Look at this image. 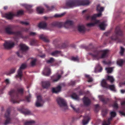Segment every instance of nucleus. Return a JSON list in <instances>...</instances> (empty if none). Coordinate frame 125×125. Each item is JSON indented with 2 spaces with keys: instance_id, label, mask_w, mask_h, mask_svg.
I'll list each match as a JSON object with an SVG mask.
<instances>
[{
  "instance_id": "63",
  "label": "nucleus",
  "mask_w": 125,
  "mask_h": 125,
  "mask_svg": "<svg viewBox=\"0 0 125 125\" xmlns=\"http://www.w3.org/2000/svg\"><path fill=\"white\" fill-rule=\"evenodd\" d=\"M36 34V33L34 32H31L30 33V35H31L34 36Z\"/></svg>"
},
{
  "instance_id": "18",
  "label": "nucleus",
  "mask_w": 125,
  "mask_h": 125,
  "mask_svg": "<svg viewBox=\"0 0 125 125\" xmlns=\"http://www.w3.org/2000/svg\"><path fill=\"white\" fill-rule=\"evenodd\" d=\"M40 39L42 40L43 41L47 42H48L49 41L48 39V37L46 36H45L43 35L42 34L39 36Z\"/></svg>"
},
{
  "instance_id": "64",
  "label": "nucleus",
  "mask_w": 125,
  "mask_h": 125,
  "mask_svg": "<svg viewBox=\"0 0 125 125\" xmlns=\"http://www.w3.org/2000/svg\"><path fill=\"white\" fill-rule=\"evenodd\" d=\"M119 112L122 115L125 116V113L121 111H119Z\"/></svg>"
},
{
  "instance_id": "9",
  "label": "nucleus",
  "mask_w": 125,
  "mask_h": 125,
  "mask_svg": "<svg viewBox=\"0 0 125 125\" xmlns=\"http://www.w3.org/2000/svg\"><path fill=\"white\" fill-rule=\"evenodd\" d=\"M20 50L17 51L16 53L19 57L21 58L24 53L25 52L29 49V47H20Z\"/></svg>"
},
{
  "instance_id": "27",
  "label": "nucleus",
  "mask_w": 125,
  "mask_h": 125,
  "mask_svg": "<svg viewBox=\"0 0 125 125\" xmlns=\"http://www.w3.org/2000/svg\"><path fill=\"white\" fill-rule=\"evenodd\" d=\"M107 87L108 88H107L111 90L114 92H116V90L114 85H108Z\"/></svg>"
},
{
  "instance_id": "42",
  "label": "nucleus",
  "mask_w": 125,
  "mask_h": 125,
  "mask_svg": "<svg viewBox=\"0 0 125 125\" xmlns=\"http://www.w3.org/2000/svg\"><path fill=\"white\" fill-rule=\"evenodd\" d=\"M105 70L108 73H111L112 72L113 69L112 68H105Z\"/></svg>"
},
{
  "instance_id": "29",
  "label": "nucleus",
  "mask_w": 125,
  "mask_h": 125,
  "mask_svg": "<svg viewBox=\"0 0 125 125\" xmlns=\"http://www.w3.org/2000/svg\"><path fill=\"white\" fill-rule=\"evenodd\" d=\"M99 20H96L94 22L88 23L86 25L87 26L89 27L93 26H94L95 24L99 23Z\"/></svg>"
},
{
  "instance_id": "39",
  "label": "nucleus",
  "mask_w": 125,
  "mask_h": 125,
  "mask_svg": "<svg viewBox=\"0 0 125 125\" xmlns=\"http://www.w3.org/2000/svg\"><path fill=\"white\" fill-rule=\"evenodd\" d=\"M38 41L37 40L35 39L32 40L30 42V44L31 45H37Z\"/></svg>"
},
{
  "instance_id": "59",
  "label": "nucleus",
  "mask_w": 125,
  "mask_h": 125,
  "mask_svg": "<svg viewBox=\"0 0 125 125\" xmlns=\"http://www.w3.org/2000/svg\"><path fill=\"white\" fill-rule=\"evenodd\" d=\"M5 82L7 85L10 83V81L9 79H6L5 80Z\"/></svg>"
},
{
  "instance_id": "33",
  "label": "nucleus",
  "mask_w": 125,
  "mask_h": 125,
  "mask_svg": "<svg viewBox=\"0 0 125 125\" xmlns=\"http://www.w3.org/2000/svg\"><path fill=\"white\" fill-rule=\"evenodd\" d=\"M16 67H14L12 68L10 71L8 73H6L7 75H9L10 74L14 73L16 70Z\"/></svg>"
},
{
  "instance_id": "24",
  "label": "nucleus",
  "mask_w": 125,
  "mask_h": 125,
  "mask_svg": "<svg viewBox=\"0 0 125 125\" xmlns=\"http://www.w3.org/2000/svg\"><path fill=\"white\" fill-rule=\"evenodd\" d=\"M14 15L11 13H6L5 15V17L9 19H11L12 18Z\"/></svg>"
},
{
  "instance_id": "8",
  "label": "nucleus",
  "mask_w": 125,
  "mask_h": 125,
  "mask_svg": "<svg viewBox=\"0 0 125 125\" xmlns=\"http://www.w3.org/2000/svg\"><path fill=\"white\" fill-rule=\"evenodd\" d=\"M26 65L25 64H22L21 65L18 71L17 74L15 76L16 78H19L20 80H21L22 76V71L26 68Z\"/></svg>"
},
{
  "instance_id": "53",
  "label": "nucleus",
  "mask_w": 125,
  "mask_h": 125,
  "mask_svg": "<svg viewBox=\"0 0 125 125\" xmlns=\"http://www.w3.org/2000/svg\"><path fill=\"white\" fill-rule=\"evenodd\" d=\"M125 50L124 48H123V47H121V50L120 52V54L121 55H123Z\"/></svg>"
},
{
  "instance_id": "7",
  "label": "nucleus",
  "mask_w": 125,
  "mask_h": 125,
  "mask_svg": "<svg viewBox=\"0 0 125 125\" xmlns=\"http://www.w3.org/2000/svg\"><path fill=\"white\" fill-rule=\"evenodd\" d=\"M96 10L99 12V13L94 14L92 16L88 15L86 17V19L87 20L91 19L92 20H94L96 17H100L102 15L101 12L104 10V8L101 7L100 5H98L97 6Z\"/></svg>"
},
{
  "instance_id": "15",
  "label": "nucleus",
  "mask_w": 125,
  "mask_h": 125,
  "mask_svg": "<svg viewBox=\"0 0 125 125\" xmlns=\"http://www.w3.org/2000/svg\"><path fill=\"white\" fill-rule=\"evenodd\" d=\"M13 27L11 25H9L5 29L6 32L8 34H12L13 33Z\"/></svg>"
},
{
  "instance_id": "2",
  "label": "nucleus",
  "mask_w": 125,
  "mask_h": 125,
  "mask_svg": "<svg viewBox=\"0 0 125 125\" xmlns=\"http://www.w3.org/2000/svg\"><path fill=\"white\" fill-rule=\"evenodd\" d=\"M123 35V32L120 29V26H117L115 28L114 33L110 38L111 40L109 41V43H112V41H116L119 42L123 43L125 46V40L123 38L119 39L118 37V36H122Z\"/></svg>"
},
{
  "instance_id": "23",
  "label": "nucleus",
  "mask_w": 125,
  "mask_h": 125,
  "mask_svg": "<svg viewBox=\"0 0 125 125\" xmlns=\"http://www.w3.org/2000/svg\"><path fill=\"white\" fill-rule=\"evenodd\" d=\"M61 52L60 51H56L52 52L51 53V54L52 56L57 57L59 56V55L61 54Z\"/></svg>"
},
{
  "instance_id": "25",
  "label": "nucleus",
  "mask_w": 125,
  "mask_h": 125,
  "mask_svg": "<svg viewBox=\"0 0 125 125\" xmlns=\"http://www.w3.org/2000/svg\"><path fill=\"white\" fill-rule=\"evenodd\" d=\"M84 119L83 120L82 123L83 125H85L88 124L90 118L87 116L84 117Z\"/></svg>"
},
{
  "instance_id": "56",
  "label": "nucleus",
  "mask_w": 125,
  "mask_h": 125,
  "mask_svg": "<svg viewBox=\"0 0 125 125\" xmlns=\"http://www.w3.org/2000/svg\"><path fill=\"white\" fill-rule=\"evenodd\" d=\"M20 23L22 25H28L29 24V23L24 21H21Z\"/></svg>"
},
{
  "instance_id": "49",
  "label": "nucleus",
  "mask_w": 125,
  "mask_h": 125,
  "mask_svg": "<svg viewBox=\"0 0 125 125\" xmlns=\"http://www.w3.org/2000/svg\"><path fill=\"white\" fill-rule=\"evenodd\" d=\"M107 110L106 109L104 110H103L102 112V116L103 117L105 115L107 114Z\"/></svg>"
},
{
  "instance_id": "48",
  "label": "nucleus",
  "mask_w": 125,
  "mask_h": 125,
  "mask_svg": "<svg viewBox=\"0 0 125 125\" xmlns=\"http://www.w3.org/2000/svg\"><path fill=\"white\" fill-rule=\"evenodd\" d=\"M36 59H34L32 60L31 62V66H33L34 65L36 64Z\"/></svg>"
},
{
  "instance_id": "55",
  "label": "nucleus",
  "mask_w": 125,
  "mask_h": 125,
  "mask_svg": "<svg viewBox=\"0 0 125 125\" xmlns=\"http://www.w3.org/2000/svg\"><path fill=\"white\" fill-rule=\"evenodd\" d=\"M31 97V96L30 94H29L28 96H27L26 97L27 101L28 102H30V99Z\"/></svg>"
},
{
  "instance_id": "11",
  "label": "nucleus",
  "mask_w": 125,
  "mask_h": 125,
  "mask_svg": "<svg viewBox=\"0 0 125 125\" xmlns=\"http://www.w3.org/2000/svg\"><path fill=\"white\" fill-rule=\"evenodd\" d=\"M37 101L35 103V105L37 107H41L43 106L44 103L41 96L38 95L37 96Z\"/></svg>"
},
{
  "instance_id": "57",
  "label": "nucleus",
  "mask_w": 125,
  "mask_h": 125,
  "mask_svg": "<svg viewBox=\"0 0 125 125\" xmlns=\"http://www.w3.org/2000/svg\"><path fill=\"white\" fill-rule=\"evenodd\" d=\"M23 113L25 115H30L31 114V112L29 111H27L26 112H23Z\"/></svg>"
},
{
  "instance_id": "37",
  "label": "nucleus",
  "mask_w": 125,
  "mask_h": 125,
  "mask_svg": "<svg viewBox=\"0 0 125 125\" xmlns=\"http://www.w3.org/2000/svg\"><path fill=\"white\" fill-rule=\"evenodd\" d=\"M123 62V60L121 59H118L117 61V64L120 66H121L122 65Z\"/></svg>"
},
{
  "instance_id": "44",
  "label": "nucleus",
  "mask_w": 125,
  "mask_h": 125,
  "mask_svg": "<svg viewBox=\"0 0 125 125\" xmlns=\"http://www.w3.org/2000/svg\"><path fill=\"white\" fill-rule=\"evenodd\" d=\"M70 106L74 111L77 112L78 110L75 108L74 105L71 103H70Z\"/></svg>"
},
{
  "instance_id": "26",
  "label": "nucleus",
  "mask_w": 125,
  "mask_h": 125,
  "mask_svg": "<svg viewBox=\"0 0 125 125\" xmlns=\"http://www.w3.org/2000/svg\"><path fill=\"white\" fill-rule=\"evenodd\" d=\"M44 9L41 7H37L36 9V11L37 13L39 14L42 13L44 11Z\"/></svg>"
},
{
  "instance_id": "36",
  "label": "nucleus",
  "mask_w": 125,
  "mask_h": 125,
  "mask_svg": "<svg viewBox=\"0 0 125 125\" xmlns=\"http://www.w3.org/2000/svg\"><path fill=\"white\" fill-rule=\"evenodd\" d=\"M85 76L88 79V82H91L93 81V79L92 77L90 76V75L87 74H84Z\"/></svg>"
},
{
  "instance_id": "40",
  "label": "nucleus",
  "mask_w": 125,
  "mask_h": 125,
  "mask_svg": "<svg viewBox=\"0 0 125 125\" xmlns=\"http://www.w3.org/2000/svg\"><path fill=\"white\" fill-rule=\"evenodd\" d=\"M107 79L109 80L111 83H113L115 80L114 79L112 76H108Z\"/></svg>"
},
{
  "instance_id": "54",
  "label": "nucleus",
  "mask_w": 125,
  "mask_h": 125,
  "mask_svg": "<svg viewBox=\"0 0 125 125\" xmlns=\"http://www.w3.org/2000/svg\"><path fill=\"white\" fill-rule=\"evenodd\" d=\"M76 83L75 81H73L71 80V82L69 83V85H74Z\"/></svg>"
},
{
  "instance_id": "6",
  "label": "nucleus",
  "mask_w": 125,
  "mask_h": 125,
  "mask_svg": "<svg viewBox=\"0 0 125 125\" xmlns=\"http://www.w3.org/2000/svg\"><path fill=\"white\" fill-rule=\"evenodd\" d=\"M73 24V22L72 21L68 20L64 23L57 21L53 22L51 24V25L52 27H57L59 28H61L62 26H65L66 25H72Z\"/></svg>"
},
{
  "instance_id": "31",
  "label": "nucleus",
  "mask_w": 125,
  "mask_h": 125,
  "mask_svg": "<svg viewBox=\"0 0 125 125\" xmlns=\"http://www.w3.org/2000/svg\"><path fill=\"white\" fill-rule=\"evenodd\" d=\"M113 117L111 116L108 119V122H107L105 121H104L103 123V125H109L110 123V122L112 119Z\"/></svg>"
},
{
  "instance_id": "45",
  "label": "nucleus",
  "mask_w": 125,
  "mask_h": 125,
  "mask_svg": "<svg viewBox=\"0 0 125 125\" xmlns=\"http://www.w3.org/2000/svg\"><path fill=\"white\" fill-rule=\"evenodd\" d=\"M45 7L47 8V10L50 11H52L54 8V6H52L51 7H50L47 5H45Z\"/></svg>"
},
{
  "instance_id": "17",
  "label": "nucleus",
  "mask_w": 125,
  "mask_h": 125,
  "mask_svg": "<svg viewBox=\"0 0 125 125\" xmlns=\"http://www.w3.org/2000/svg\"><path fill=\"white\" fill-rule=\"evenodd\" d=\"M84 104L85 105L88 106L91 104V101L87 97H84L83 99Z\"/></svg>"
},
{
  "instance_id": "32",
  "label": "nucleus",
  "mask_w": 125,
  "mask_h": 125,
  "mask_svg": "<svg viewBox=\"0 0 125 125\" xmlns=\"http://www.w3.org/2000/svg\"><path fill=\"white\" fill-rule=\"evenodd\" d=\"M31 6L29 5H27L25 6V8L30 13H31L33 11V10L31 9Z\"/></svg>"
},
{
  "instance_id": "16",
  "label": "nucleus",
  "mask_w": 125,
  "mask_h": 125,
  "mask_svg": "<svg viewBox=\"0 0 125 125\" xmlns=\"http://www.w3.org/2000/svg\"><path fill=\"white\" fill-rule=\"evenodd\" d=\"M98 97L99 100L101 101L104 104L106 103L109 100V99L108 98L105 99L104 98L103 95H99Z\"/></svg>"
},
{
  "instance_id": "51",
  "label": "nucleus",
  "mask_w": 125,
  "mask_h": 125,
  "mask_svg": "<svg viewBox=\"0 0 125 125\" xmlns=\"http://www.w3.org/2000/svg\"><path fill=\"white\" fill-rule=\"evenodd\" d=\"M24 11L22 10H20L17 12V16L19 15H22L23 14Z\"/></svg>"
},
{
  "instance_id": "10",
  "label": "nucleus",
  "mask_w": 125,
  "mask_h": 125,
  "mask_svg": "<svg viewBox=\"0 0 125 125\" xmlns=\"http://www.w3.org/2000/svg\"><path fill=\"white\" fill-rule=\"evenodd\" d=\"M10 109H8L5 114V116L6 119L5 123L4 124V125H7L10 123Z\"/></svg>"
},
{
  "instance_id": "58",
  "label": "nucleus",
  "mask_w": 125,
  "mask_h": 125,
  "mask_svg": "<svg viewBox=\"0 0 125 125\" xmlns=\"http://www.w3.org/2000/svg\"><path fill=\"white\" fill-rule=\"evenodd\" d=\"M102 62L105 64H107L108 65L110 64L111 63V62L110 61L109 62H107L105 61H104Z\"/></svg>"
},
{
  "instance_id": "13",
  "label": "nucleus",
  "mask_w": 125,
  "mask_h": 125,
  "mask_svg": "<svg viewBox=\"0 0 125 125\" xmlns=\"http://www.w3.org/2000/svg\"><path fill=\"white\" fill-rule=\"evenodd\" d=\"M41 84L44 88L48 89L50 87V83L49 81H43L41 82Z\"/></svg>"
},
{
  "instance_id": "22",
  "label": "nucleus",
  "mask_w": 125,
  "mask_h": 125,
  "mask_svg": "<svg viewBox=\"0 0 125 125\" xmlns=\"http://www.w3.org/2000/svg\"><path fill=\"white\" fill-rule=\"evenodd\" d=\"M12 34L15 35L17 36L20 37L22 38H24V37L22 35L21 32L20 31L13 32V33Z\"/></svg>"
},
{
  "instance_id": "43",
  "label": "nucleus",
  "mask_w": 125,
  "mask_h": 125,
  "mask_svg": "<svg viewBox=\"0 0 125 125\" xmlns=\"http://www.w3.org/2000/svg\"><path fill=\"white\" fill-rule=\"evenodd\" d=\"M115 98L116 101H115L113 106L114 108H118V105L117 103V100L115 97Z\"/></svg>"
},
{
  "instance_id": "52",
  "label": "nucleus",
  "mask_w": 125,
  "mask_h": 125,
  "mask_svg": "<svg viewBox=\"0 0 125 125\" xmlns=\"http://www.w3.org/2000/svg\"><path fill=\"white\" fill-rule=\"evenodd\" d=\"M110 114L111 115V116L113 118L115 117L116 115V113L115 112L113 111L112 112L110 113Z\"/></svg>"
},
{
  "instance_id": "30",
  "label": "nucleus",
  "mask_w": 125,
  "mask_h": 125,
  "mask_svg": "<svg viewBox=\"0 0 125 125\" xmlns=\"http://www.w3.org/2000/svg\"><path fill=\"white\" fill-rule=\"evenodd\" d=\"M106 25L105 21H103L99 25V27L101 30H104Z\"/></svg>"
},
{
  "instance_id": "5",
  "label": "nucleus",
  "mask_w": 125,
  "mask_h": 125,
  "mask_svg": "<svg viewBox=\"0 0 125 125\" xmlns=\"http://www.w3.org/2000/svg\"><path fill=\"white\" fill-rule=\"evenodd\" d=\"M56 101L59 106L63 111H65L68 108L66 101L63 98L59 97L57 98Z\"/></svg>"
},
{
  "instance_id": "47",
  "label": "nucleus",
  "mask_w": 125,
  "mask_h": 125,
  "mask_svg": "<svg viewBox=\"0 0 125 125\" xmlns=\"http://www.w3.org/2000/svg\"><path fill=\"white\" fill-rule=\"evenodd\" d=\"M65 14V13H64L60 14H56L54 16V17H61L63 16Z\"/></svg>"
},
{
  "instance_id": "61",
  "label": "nucleus",
  "mask_w": 125,
  "mask_h": 125,
  "mask_svg": "<svg viewBox=\"0 0 125 125\" xmlns=\"http://www.w3.org/2000/svg\"><path fill=\"white\" fill-rule=\"evenodd\" d=\"M63 73V71L62 70H61L59 71H58L57 72L58 74H60L61 75Z\"/></svg>"
},
{
  "instance_id": "28",
  "label": "nucleus",
  "mask_w": 125,
  "mask_h": 125,
  "mask_svg": "<svg viewBox=\"0 0 125 125\" xmlns=\"http://www.w3.org/2000/svg\"><path fill=\"white\" fill-rule=\"evenodd\" d=\"M101 85L103 87L106 88H108L107 86L108 85H107L105 79H103L102 80L101 83Z\"/></svg>"
},
{
  "instance_id": "21",
  "label": "nucleus",
  "mask_w": 125,
  "mask_h": 125,
  "mask_svg": "<svg viewBox=\"0 0 125 125\" xmlns=\"http://www.w3.org/2000/svg\"><path fill=\"white\" fill-rule=\"evenodd\" d=\"M46 23L43 21L40 22L38 25V27L40 28L44 29L46 27Z\"/></svg>"
},
{
  "instance_id": "12",
  "label": "nucleus",
  "mask_w": 125,
  "mask_h": 125,
  "mask_svg": "<svg viewBox=\"0 0 125 125\" xmlns=\"http://www.w3.org/2000/svg\"><path fill=\"white\" fill-rule=\"evenodd\" d=\"M50 69L49 67L46 66L43 71L42 72V74L44 76H49L51 73Z\"/></svg>"
},
{
  "instance_id": "3",
  "label": "nucleus",
  "mask_w": 125,
  "mask_h": 125,
  "mask_svg": "<svg viewBox=\"0 0 125 125\" xmlns=\"http://www.w3.org/2000/svg\"><path fill=\"white\" fill-rule=\"evenodd\" d=\"M24 89L22 87L17 89V92H15L14 90L10 91L9 93L11 97V102L13 103H18L19 101L17 99L18 96L19 94L21 95L23 93Z\"/></svg>"
},
{
  "instance_id": "62",
  "label": "nucleus",
  "mask_w": 125,
  "mask_h": 125,
  "mask_svg": "<svg viewBox=\"0 0 125 125\" xmlns=\"http://www.w3.org/2000/svg\"><path fill=\"white\" fill-rule=\"evenodd\" d=\"M12 47H4V49L6 50H10Z\"/></svg>"
},
{
  "instance_id": "38",
  "label": "nucleus",
  "mask_w": 125,
  "mask_h": 125,
  "mask_svg": "<svg viewBox=\"0 0 125 125\" xmlns=\"http://www.w3.org/2000/svg\"><path fill=\"white\" fill-rule=\"evenodd\" d=\"M72 98L75 100H79V97L75 93H73L71 96Z\"/></svg>"
},
{
  "instance_id": "50",
  "label": "nucleus",
  "mask_w": 125,
  "mask_h": 125,
  "mask_svg": "<svg viewBox=\"0 0 125 125\" xmlns=\"http://www.w3.org/2000/svg\"><path fill=\"white\" fill-rule=\"evenodd\" d=\"M71 60L74 61L79 62V59L78 57H72L71 58Z\"/></svg>"
},
{
  "instance_id": "1",
  "label": "nucleus",
  "mask_w": 125,
  "mask_h": 125,
  "mask_svg": "<svg viewBox=\"0 0 125 125\" xmlns=\"http://www.w3.org/2000/svg\"><path fill=\"white\" fill-rule=\"evenodd\" d=\"M90 2L88 0H70L66 2L65 8H72L80 5H87Z\"/></svg>"
},
{
  "instance_id": "60",
  "label": "nucleus",
  "mask_w": 125,
  "mask_h": 125,
  "mask_svg": "<svg viewBox=\"0 0 125 125\" xmlns=\"http://www.w3.org/2000/svg\"><path fill=\"white\" fill-rule=\"evenodd\" d=\"M19 47H28L25 44H24L22 43H21Z\"/></svg>"
},
{
  "instance_id": "35",
  "label": "nucleus",
  "mask_w": 125,
  "mask_h": 125,
  "mask_svg": "<svg viewBox=\"0 0 125 125\" xmlns=\"http://www.w3.org/2000/svg\"><path fill=\"white\" fill-rule=\"evenodd\" d=\"M95 70H98V72H101L102 70V67L100 66V64H98L95 68Z\"/></svg>"
},
{
  "instance_id": "41",
  "label": "nucleus",
  "mask_w": 125,
  "mask_h": 125,
  "mask_svg": "<svg viewBox=\"0 0 125 125\" xmlns=\"http://www.w3.org/2000/svg\"><path fill=\"white\" fill-rule=\"evenodd\" d=\"M56 77V76H53V77H52L51 78L52 80V81L53 82H56V81H57L59 80V79L61 77V75H60L59 74L58 75L56 79H53V77Z\"/></svg>"
},
{
  "instance_id": "4",
  "label": "nucleus",
  "mask_w": 125,
  "mask_h": 125,
  "mask_svg": "<svg viewBox=\"0 0 125 125\" xmlns=\"http://www.w3.org/2000/svg\"><path fill=\"white\" fill-rule=\"evenodd\" d=\"M109 51L107 49L96 51L94 54L90 53L94 59L104 58L108 56Z\"/></svg>"
},
{
  "instance_id": "19",
  "label": "nucleus",
  "mask_w": 125,
  "mask_h": 125,
  "mask_svg": "<svg viewBox=\"0 0 125 125\" xmlns=\"http://www.w3.org/2000/svg\"><path fill=\"white\" fill-rule=\"evenodd\" d=\"M78 30L80 32H84L86 31V29L84 25H81L78 26Z\"/></svg>"
},
{
  "instance_id": "34",
  "label": "nucleus",
  "mask_w": 125,
  "mask_h": 125,
  "mask_svg": "<svg viewBox=\"0 0 125 125\" xmlns=\"http://www.w3.org/2000/svg\"><path fill=\"white\" fill-rule=\"evenodd\" d=\"M35 123L34 121L32 120H31L30 121H27L24 123V125H33Z\"/></svg>"
},
{
  "instance_id": "20",
  "label": "nucleus",
  "mask_w": 125,
  "mask_h": 125,
  "mask_svg": "<svg viewBox=\"0 0 125 125\" xmlns=\"http://www.w3.org/2000/svg\"><path fill=\"white\" fill-rule=\"evenodd\" d=\"M61 87L59 85L56 88H54L52 89V91L53 93H57L61 91Z\"/></svg>"
},
{
  "instance_id": "46",
  "label": "nucleus",
  "mask_w": 125,
  "mask_h": 125,
  "mask_svg": "<svg viewBox=\"0 0 125 125\" xmlns=\"http://www.w3.org/2000/svg\"><path fill=\"white\" fill-rule=\"evenodd\" d=\"M54 61V59L53 58H51L50 59L47 61L46 62L47 63H52Z\"/></svg>"
},
{
  "instance_id": "14",
  "label": "nucleus",
  "mask_w": 125,
  "mask_h": 125,
  "mask_svg": "<svg viewBox=\"0 0 125 125\" xmlns=\"http://www.w3.org/2000/svg\"><path fill=\"white\" fill-rule=\"evenodd\" d=\"M14 45V42L11 41H5L3 44L4 47H13Z\"/></svg>"
}]
</instances>
